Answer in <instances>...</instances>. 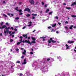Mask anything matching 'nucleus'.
<instances>
[{
	"mask_svg": "<svg viewBox=\"0 0 76 76\" xmlns=\"http://www.w3.org/2000/svg\"><path fill=\"white\" fill-rule=\"evenodd\" d=\"M51 42H53V43H56V41L53 40V39H52V38H50V40H48V46H50V47H51L50 45L51 42Z\"/></svg>",
	"mask_w": 76,
	"mask_h": 76,
	"instance_id": "nucleus-1",
	"label": "nucleus"
},
{
	"mask_svg": "<svg viewBox=\"0 0 76 76\" xmlns=\"http://www.w3.org/2000/svg\"><path fill=\"white\" fill-rule=\"evenodd\" d=\"M41 70L43 72H46L48 71V69L47 68V67L46 66H43V67L41 69Z\"/></svg>",
	"mask_w": 76,
	"mask_h": 76,
	"instance_id": "nucleus-2",
	"label": "nucleus"
},
{
	"mask_svg": "<svg viewBox=\"0 0 76 76\" xmlns=\"http://www.w3.org/2000/svg\"><path fill=\"white\" fill-rule=\"evenodd\" d=\"M4 35L5 36H7V35L9 34H11V33H12V31H10L8 30H4Z\"/></svg>",
	"mask_w": 76,
	"mask_h": 76,
	"instance_id": "nucleus-3",
	"label": "nucleus"
},
{
	"mask_svg": "<svg viewBox=\"0 0 76 76\" xmlns=\"http://www.w3.org/2000/svg\"><path fill=\"white\" fill-rule=\"evenodd\" d=\"M25 42H26L27 43H28V44H29L30 45H32V44H31V42H30V41H29V39H28V41L27 40H26L25 41Z\"/></svg>",
	"mask_w": 76,
	"mask_h": 76,
	"instance_id": "nucleus-4",
	"label": "nucleus"
},
{
	"mask_svg": "<svg viewBox=\"0 0 76 76\" xmlns=\"http://www.w3.org/2000/svg\"><path fill=\"white\" fill-rule=\"evenodd\" d=\"M32 23L31 21H30L28 22V25H27L28 26L30 27L32 26Z\"/></svg>",
	"mask_w": 76,
	"mask_h": 76,
	"instance_id": "nucleus-5",
	"label": "nucleus"
},
{
	"mask_svg": "<svg viewBox=\"0 0 76 76\" xmlns=\"http://www.w3.org/2000/svg\"><path fill=\"white\" fill-rule=\"evenodd\" d=\"M65 46H66V50H70V46H68V45L66 44Z\"/></svg>",
	"mask_w": 76,
	"mask_h": 76,
	"instance_id": "nucleus-6",
	"label": "nucleus"
},
{
	"mask_svg": "<svg viewBox=\"0 0 76 76\" xmlns=\"http://www.w3.org/2000/svg\"><path fill=\"white\" fill-rule=\"evenodd\" d=\"M29 2L31 4H34V1L33 0H30Z\"/></svg>",
	"mask_w": 76,
	"mask_h": 76,
	"instance_id": "nucleus-7",
	"label": "nucleus"
},
{
	"mask_svg": "<svg viewBox=\"0 0 76 76\" xmlns=\"http://www.w3.org/2000/svg\"><path fill=\"white\" fill-rule=\"evenodd\" d=\"M24 11H28V12H30V9L28 8H26L24 10Z\"/></svg>",
	"mask_w": 76,
	"mask_h": 76,
	"instance_id": "nucleus-8",
	"label": "nucleus"
},
{
	"mask_svg": "<svg viewBox=\"0 0 76 76\" xmlns=\"http://www.w3.org/2000/svg\"><path fill=\"white\" fill-rule=\"evenodd\" d=\"M15 33V32H12V34H10V36H11V35H12V37H15V35H14L13 34H14Z\"/></svg>",
	"mask_w": 76,
	"mask_h": 76,
	"instance_id": "nucleus-9",
	"label": "nucleus"
},
{
	"mask_svg": "<svg viewBox=\"0 0 76 76\" xmlns=\"http://www.w3.org/2000/svg\"><path fill=\"white\" fill-rule=\"evenodd\" d=\"M26 59H24V61L22 63V64H26Z\"/></svg>",
	"mask_w": 76,
	"mask_h": 76,
	"instance_id": "nucleus-10",
	"label": "nucleus"
},
{
	"mask_svg": "<svg viewBox=\"0 0 76 76\" xmlns=\"http://www.w3.org/2000/svg\"><path fill=\"white\" fill-rule=\"evenodd\" d=\"M6 27V26L5 25H3L2 27H0V29H4Z\"/></svg>",
	"mask_w": 76,
	"mask_h": 76,
	"instance_id": "nucleus-11",
	"label": "nucleus"
},
{
	"mask_svg": "<svg viewBox=\"0 0 76 76\" xmlns=\"http://www.w3.org/2000/svg\"><path fill=\"white\" fill-rule=\"evenodd\" d=\"M26 50H24L23 51V54H24V55H26Z\"/></svg>",
	"mask_w": 76,
	"mask_h": 76,
	"instance_id": "nucleus-12",
	"label": "nucleus"
},
{
	"mask_svg": "<svg viewBox=\"0 0 76 76\" xmlns=\"http://www.w3.org/2000/svg\"><path fill=\"white\" fill-rule=\"evenodd\" d=\"M28 35V34H24L23 35V37H25V38H26V39L28 38V37H27V35Z\"/></svg>",
	"mask_w": 76,
	"mask_h": 76,
	"instance_id": "nucleus-13",
	"label": "nucleus"
},
{
	"mask_svg": "<svg viewBox=\"0 0 76 76\" xmlns=\"http://www.w3.org/2000/svg\"><path fill=\"white\" fill-rule=\"evenodd\" d=\"M74 42L73 41H68V43L69 44H72V43H73Z\"/></svg>",
	"mask_w": 76,
	"mask_h": 76,
	"instance_id": "nucleus-14",
	"label": "nucleus"
},
{
	"mask_svg": "<svg viewBox=\"0 0 76 76\" xmlns=\"http://www.w3.org/2000/svg\"><path fill=\"white\" fill-rule=\"evenodd\" d=\"M76 5V2H74L72 3V4L71 6H73L74 5Z\"/></svg>",
	"mask_w": 76,
	"mask_h": 76,
	"instance_id": "nucleus-15",
	"label": "nucleus"
},
{
	"mask_svg": "<svg viewBox=\"0 0 76 76\" xmlns=\"http://www.w3.org/2000/svg\"><path fill=\"white\" fill-rule=\"evenodd\" d=\"M73 25L69 27V29H73Z\"/></svg>",
	"mask_w": 76,
	"mask_h": 76,
	"instance_id": "nucleus-16",
	"label": "nucleus"
},
{
	"mask_svg": "<svg viewBox=\"0 0 76 76\" xmlns=\"http://www.w3.org/2000/svg\"><path fill=\"white\" fill-rule=\"evenodd\" d=\"M32 66L33 67H35L36 69V66H35V64H34V63L33 64H32Z\"/></svg>",
	"mask_w": 76,
	"mask_h": 76,
	"instance_id": "nucleus-17",
	"label": "nucleus"
},
{
	"mask_svg": "<svg viewBox=\"0 0 76 76\" xmlns=\"http://www.w3.org/2000/svg\"><path fill=\"white\" fill-rule=\"evenodd\" d=\"M51 25L52 27H55V26H56V24L55 23L54 24H51Z\"/></svg>",
	"mask_w": 76,
	"mask_h": 76,
	"instance_id": "nucleus-18",
	"label": "nucleus"
},
{
	"mask_svg": "<svg viewBox=\"0 0 76 76\" xmlns=\"http://www.w3.org/2000/svg\"><path fill=\"white\" fill-rule=\"evenodd\" d=\"M31 38L32 40H33V41H35V40H36V39H35V38L34 37H32Z\"/></svg>",
	"mask_w": 76,
	"mask_h": 76,
	"instance_id": "nucleus-19",
	"label": "nucleus"
},
{
	"mask_svg": "<svg viewBox=\"0 0 76 76\" xmlns=\"http://www.w3.org/2000/svg\"><path fill=\"white\" fill-rule=\"evenodd\" d=\"M21 42H17V45H19L21 43Z\"/></svg>",
	"mask_w": 76,
	"mask_h": 76,
	"instance_id": "nucleus-20",
	"label": "nucleus"
},
{
	"mask_svg": "<svg viewBox=\"0 0 76 76\" xmlns=\"http://www.w3.org/2000/svg\"><path fill=\"white\" fill-rule=\"evenodd\" d=\"M71 16L72 17H73V18H76V15H71Z\"/></svg>",
	"mask_w": 76,
	"mask_h": 76,
	"instance_id": "nucleus-21",
	"label": "nucleus"
},
{
	"mask_svg": "<svg viewBox=\"0 0 76 76\" xmlns=\"http://www.w3.org/2000/svg\"><path fill=\"white\" fill-rule=\"evenodd\" d=\"M6 25L7 26H9V25H10V24H9L8 23H6Z\"/></svg>",
	"mask_w": 76,
	"mask_h": 76,
	"instance_id": "nucleus-22",
	"label": "nucleus"
},
{
	"mask_svg": "<svg viewBox=\"0 0 76 76\" xmlns=\"http://www.w3.org/2000/svg\"><path fill=\"white\" fill-rule=\"evenodd\" d=\"M36 42H35V41H33L31 42V44H32V43H33L34 44H35L36 43Z\"/></svg>",
	"mask_w": 76,
	"mask_h": 76,
	"instance_id": "nucleus-23",
	"label": "nucleus"
},
{
	"mask_svg": "<svg viewBox=\"0 0 76 76\" xmlns=\"http://www.w3.org/2000/svg\"><path fill=\"white\" fill-rule=\"evenodd\" d=\"M2 15L3 16H4L5 17H6V18H7V15H6L4 14H3Z\"/></svg>",
	"mask_w": 76,
	"mask_h": 76,
	"instance_id": "nucleus-24",
	"label": "nucleus"
},
{
	"mask_svg": "<svg viewBox=\"0 0 76 76\" xmlns=\"http://www.w3.org/2000/svg\"><path fill=\"white\" fill-rule=\"evenodd\" d=\"M65 29H66V30H68V29H69V28H68V27L66 26H65Z\"/></svg>",
	"mask_w": 76,
	"mask_h": 76,
	"instance_id": "nucleus-25",
	"label": "nucleus"
},
{
	"mask_svg": "<svg viewBox=\"0 0 76 76\" xmlns=\"http://www.w3.org/2000/svg\"><path fill=\"white\" fill-rule=\"evenodd\" d=\"M9 27H8V28H7V27L6 26V28H5V29L6 30H8L9 29Z\"/></svg>",
	"mask_w": 76,
	"mask_h": 76,
	"instance_id": "nucleus-26",
	"label": "nucleus"
},
{
	"mask_svg": "<svg viewBox=\"0 0 76 76\" xmlns=\"http://www.w3.org/2000/svg\"><path fill=\"white\" fill-rule=\"evenodd\" d=\"M15 20H19V17H16L15 18Z\"/></svg>",
	"mask_w": 76,
	"mask_h": 76,
	"instance_id": "nucleus-27",
	"label": "nucleus"
},
{
	"mask_svg": "<svg viewBox=\"0 0 76 76\" xmlns=\"http://www.w3.org/2000/svg\"><path fill=\"white\" fill-rule=\"evenodd\" d=\"M3 23H4V22H2L1 23V26H2V25H3Z\"/></svg>",
	"mask_w": 76,
	"mask_h": 76,
	"instance_id": "nucleus-28",
	"label": "nucleus"
},
{
	"mask_svg": "<svg viewBox=\"0 0 76 76\" xmlns=\"http://www.w3.org/2000/svg\"><path fill=\"white\" fill-rule=\"evenodd\" d=\"M32 15H33V16H37V14H32Z\"/></svg>",
	"mask_w": 76,
	"mask_h": 76,
	"instance_id": "nucleus-29",
	"label": "nucleus"
},
{
	"mask_svg": "<svg viewBox=\"0 0 76 76\" xmlns=\"http://www.w3.org/2000/svg\"><path fill=\"white\" fill-rule=\"evenodd\" d=\"M50 11V10L49 9H47L46 10V13H47L48 12H49Z\"/></svg>",
	"mask_w": 76,
	"mask_h": 76,
	"instance_id": "nucleus-30",
	"label": "nucleus"
},
{
	"mask_svg": "<svg viewBox=\"0 0 76 76\" xmlns=\"http://www.w3.org/2000/svg\"><path fill=\"white\" fill-rule=\"evenodd\" d=\"M26 26H25L24 27H23L22 28L23 29H25L26 28Z\"/></svg>",
	"mask_w": 76,
	"mask_h": 76,
	"instance_id": "nucleus-31",
	"label": "nucleus"
},
{
	"mask_svg": "<svg viewBox=\"0 0 76 76\" xmlns=\"http://www.w3.org/2000/svg\"><path fill=\"white\" fill-rule=\"evenodd\" d=\"M66 9H71V7H66Z\"/></svg>",
	"mask_w": 76,
	"mask_h": 76,
	"instance_id": "nucleus-32",
	"label": "nucleus"
},
{
	"mask_svg": "<svg viewBox=\"0 0 76 76\" xmlns=\"http://www.w3.org/2000/svg\"><path fill=\"white\" fill-rule=\"evenodd\" d=\"M18 9V7H17L16 8H15V10H17V11H19V10Z\"/></svg>",
	"mask_w": 76,
	"mask_h": 76,
	"instance_id": "nucleus-33",
	"label": "nucleus"
},
{
	"mask_svg": "<svg viewBox=\"0 0 76 76\" xmlns=\"http://www.w3.org/2000/svg\"><path fill=\"white\" fill-rule=\"evenodd\" d=\"M17 68V69H19V68H20V66L19 65H18Z\"/></svg>",
	"mask_w": 76,
	"mask_h": 76,
	"instance_id": "nucleus-34",
	"label": "nucleus"
},
{
	"mask_svg": "<svg viewBox=\"0 0 76 76\" xmlns=\"http://www.w3.org/2000/svg\"><path fill=\"white\" fill-rule=\"evenodd\" d=\"M55 18L56 19H58V17L57 16H56L55 17Z\"/></svg>",
	"mask_w": 76,
	"mask_h": 76,
	"instance_id": "nucleus-35",
	"label": "nucleus"
},
{
	"mask_svg": "<svg viewBox=\"0 0 76 76\" xmlns=\"http://www.w3.org/2000/svg\"><path fill=\"white\" fill-rule=\"evenodd\" d=\"M12 41H13V39H10V42H12Z\"/></svg>",
	"mask_w": 76,
	"mask_h": 76,
	"instance_id": "nucleus-36",
	"label": "nucleus"
},
{
	"mask_svg": "<svg viewBox=\"0 0 76 76\" xmlns=\"http://www.w3.org/2000/svg\"><path fill=\"white\" fill-rule=\"evenodd\" d=\"M26 16L27 17H29V16H30V14H28Z\"/></svg>",
	"mask_w": 76,
	"mask_h": 76,
	"instance_id": "nucleus-37",
	"label": "nucleus"
},
{
	"mask_svg": "<svg viewBox=\"0 0 76 76\" xmlns=\"http://www.w3.org/2000/svg\"><path fill=\"white\" fill-rule=\"evenodd\" d=\"M19 49L18 48H17L16 49V51H19Z\"/></svg>",
	"mask_w": 76,
	"mask_h": 76,
	"instance_id": "nucleus-38",
	"label": "nucleus"
},
{
	"mask_svg": "<svg viewBox=\"0 0 76 76\" xmlns=\"http://www.w3.org/2000/svg\"><path fill=\"white\" fill-rule=\"evenodd\" d=\"M54 31H56V30H54L53 29H52L51 32H53Z\"/></svg>",
	"mask_w": 76,
	"mask_h": 76,
	"instance_id": "nucleus-39",
	"label": "nucleus"
},
{
	"mask_svg": "<svg viewBox=\"0 0 76 76\" xmlns=\"http://www.w3.org/2000/svg\"><path fill=\"white\" fill-rule=\"evenodd\" d=\"M48 29H51V26H49L48 27Z\"/></svg>",
	"mask_w": 76,
	"mask_h": 76,
	"instance_id": "nucleus-40",
	"label": "nucleus"
},
{
	"mask_svg": "<svg viewBox=\"0 0 76 76\" xmlns=\"http://www.w3.org/2000/svg\"><path fill=\"white\" fill-rule=\"evenodd\" d=\"M22 14H23V13L22 12H20V14H19L20 15H22Z\"/></svg>",
	"mask_w": 76,
	"mask_h": 76,
	"instance_id": "nucleus-41",
	"label": "nucleus"
},
{
	"mask_svg": "<svg viewBox=\"0 0 76 76\" xmlns=\"http://www.w3.org/2000/svg\"><path fill=\"white\" fill-rule=\"evenodd\" d=\"M18 11H19V12H20V13L22 11V10H19Z\"/></svg>",
	"mask_w": 76,
	"mask_h": 76,
	"instance_id": "nucleus-42",
	"label": "nucleus"
},
{
	"mask_svg": "<svg viewBox=\"0 0 76 76\" xmlns=\"http://www.w3.org/2000/svg\"><path fill=\"white\" fill-rule=\"evenodd\" d=\"M16 63H20V61H17L16 62Z\"/></svg>",
	"mask_w": 76,
	"mask_h": 76,
	"instance_id": "nucleus-43",
	"label": "nucleus"
},
{
	"mask_svg": "<svg viewBox=\"0 0 76 76\" xmlns=\"http://www.w3.org/2000/svg\"><path fill=\"white\" fill-rule=\"evenodd\" d=\"M24 58V56H21V58Z\"/></svg>",
	"mask_w": 76,
	"mask_h": 76,
	"instance_id": "nucleus-44",
	"label": "nucleus"
},
{
	"mask_svg": "<svg viewBox=\"0 0 76 76\" xmlns=\"http://www.w3.org/2000/svg\"><path fill=\"white\" fill-rule=\"evenodd\" d=\"M58 59H60L61 58L60 57V56H59L58 57Z\"/></svg>",
	"mask_w": 76,
	"mask_h": 76,
	"instance_id": "nucleus-45",
	"label": "nucleus"
},
{
	"mask_svg": "<svg viewBox=\"0 0 76 76\" xmlns=\"http://www.w3.org/2000/svg\"><path fill=\"white\" fill-rule=\"evenodd\" d=\"M40 38H43V39H44V38H45V37H40Z\"/></svg>",
	"mask_w": 76,
	"mask_h": 76,
	"instance_id": "nucleus-46",
	"label": "nucleus"
},
{
	"mask_svg": "<svg viewBox=\"0 0 76 76\" xmlns=\"http://www.w3.org/2000/svg\"><path fill=\"white\" fill-rule=\"evenodd\" d=\"M11 29H12V30H14V29L13 28V27H11Z\"/></svg>",
	"mask_w": 76,
	"mask_h": 76,
	"instance_id": "nucleus-47",
	"label": "nucleus"
},
{
	"mask_svg": "<svg viewBox=\"0 0 76 76\" xmlns=\"http://www.w3.org/2000/svg\"><path fill=\"white\" fill-rule=\"evenodd\" d=\"M52 12H50L49 13V15H51L52 13Z\"/></svg>",
	"mask_w": 76,
	"mask_h": 76,
	"instance_id": "nucleus-48",
	"label": "nucleus"
},
{
	"mask_svg": "<svg viewBox=\"0 0 76 76\" xmlns=\"http://www.w3.org/2000/svg\"><path fill=\"white\" fill-rule=\"evenodd\" d=\"M3 35V34L2 33L0 34V36H2Z\"/></svg>",
	"mask_w": 76,
	"mask_h": 76,
	"instance_id": "nucleus-49",
	"label": "nucleus"
},
{
	"mask_svg": "<svg viewBox=\"0 0 76 76\" xmlns=\"http://www.w3.org/2000/svg\"><path fill=\"white\" fill-rule=\"evenodd\" d=\"M32 18V19H35V17L34 16H33Z\"/></svg>",
	"mask_w": 76,
	"mask_h": 76,
	"instance_id": "nucleus-50",
	"label": "nucleus"
},
{
	"mask_svg": "<svg viewBox=\"0 0 76 76\" xmlns=\"http://www.w3.org/2000/svg\"><path fill=\"white\" fill-rule=\"evenodd\" d=\"M47 61H49V60H50V58H48L47 59Z\"/></svg>",
	"mask_w": 76,
	"mask_h": 76,
	"instance_id": "nucleus-51",
	"label": "nucleus"
},
{
	"mask_svg": "<svg viewBox=\"0 0 76 76\" xmlns=\"http://www.w3.org/2000/svg\"><path fill=\"white\" fill-rule=\"evenodd\" d=\"M20 39H22V38H23V37H20Z\"/></svg>",
	"mask_w": 76,
	"mask_h": 76,
	"instance_id": "nucleus-52",
	"label": "nucleus"
},
{
	"mask_svg": "<svg viewBox=\"0 0 76 76\" xmlns=\"http://www.w3.org/2000/svg\"><path fill=\"white\" fill-rule=\"evenodd\" d=\"M56 34H58V33H59V32L58 31H56Z\"/></svg>",
	"mask_w": 76,
	"mask_h": 76,
	"instance_id": "nucleus-53",
	"label": "nucleus"
},
{
	"mask_svg": "<svg viewBox=\"0 0 76 76\" xmlns=\"http://www.w3.org/2000/svg\"><path fill=\"white\" fill-rule=\"evenodd\" d=\"M31 39V37H29L28 38V39Z\"/></svg>",
	"mask_w": 76,
	"mask_h": 76,
	"instance_id": "nucleus-54",
	"label": "nucleus"
},
{
	"mask_svg": "<svg viewBox=\"0 0 76 76\" xmlns=\"http://www.w3.org/2000/svg\"><path fill=\"white\" fill-rule=\"evenodd\" d=\"M30 54H33V53L32 52H31Z\"/></svg>",
	"mask_w": 76,
	"mask_h": 76,
	"instance_id": "nucleus-55",
	"label": "nucleus"
},
{
	"mask_svg": "<svg viewBox=\"0 0 76 76\" xmlns=\"http://www.w3.org/2000/svg\"><path fill=\"white\" fill-rule=\"evenodd\" d=\"M36 30H34L32 32H34L36 31Z\"/></svg>",
	"mask_w": 76,
	"mask_h": 76,
	"instance_id": "nucleus-56",
	"label": "nucleus"
},
{
	"mask_svg": "<svg viewBox=\"0 0 76 76\" xmlns=\"http://www.w3.org/2000/svg\"><path fill=\"white\" fill-rule=\"evenodd\" d=\"M7 15H8V16H10V14L9 13H8Z\"/></svg>",
	"mask_w": 76,
	"mask_h": 76,
	"instance_id": "nucleus-57",
	"label": "nucleus"
},
{
	"mask_svg": "<svg viewBox=\"0 0 76 76\" xmlns=\"http://www.w3.org/2000/svg\"><path fill=\"white\" fill-rule=\"evenodd\" d=\"M27 76H29V73H28H28H27Z\"/></svg>",
	"mask_w": 76,
	"mask_h": 76,
	"instance_id": "nucleus-58",
	"label": "nucleus"
},
{
	"mask_svg": "<svg viewBox=\"0 0 76 76\" xmlns=\"http://www.w3.org/2000/svg\"><path fill=\"white\" fill-rule=\"evenodd\" d=\"M14 30H15V31H17V29H16V28H15L14 29Z\"/></svg>",
	"mask_w": 76,
	"mask_h": 76,
	"instance_id": "nucleus-59",
	"label": "nucleus"
},
{
	"mask_svg": "<svg viewBox=\"0 0 76 76\" xmlns=\"http://www.w3.org/2000/svg\"><path fill=\"white\" fill-rule=\"evenodd\" d=\"M42 5H44V3L43 2H42Z\"/></svg>",
	"mask_w": 76,
	"mask_h": 76,
	"instance_id": "nucleus-60",
	"label": "nucleus"
},
{
	"mask_svg": "<svg viewBox=\"0 0 76 76\" xmlns=\"http://www.w3.org/2000/svg\"><path fill=\"white\" fill-rule=\"evenodd\" d=\"M45 7H47V4H46L45 5Z\"/></svg>",
	"mask_w": 76,
	"mask_h": 76,
	"instance_id": "nucleus-61",
	"label": "nucleus"
},
{
	"mask_svg": "<svg viewBox=\"0 0 76 76\" xmlns=\"http://www.w3.org/2000/svg\"><path fill=\"white\" fill-rule=\"evenodd\" d=\"M20 76H22V75H22V74H20Z\"/></svg>",
	"mask_w": 76,
	"mask_h": 76,
	"instance_id": "nucleus-62",
	"label": "nucleus"
},
{
	"mask_svg": "<svg viewBox=\"0 0 76 76\" xmlns=\"http://www.w3.org/2000/svg\"><path fill=\"white\" fill-rule=\"evenodd\" d=\"M65 23H68V22L66 21L65 22Z\"/></svg>",
	"mask_w": 76,
	"mask_h": 76,
	"instance_id": "nucleus-63",
	"label": "nucleus"
},
{
	"mask_svg": "<svg viewBox=\"0 0 76 76\" xmlns=\"http://www.w3.org/2000/svg\"><path fill=\"white\" fill-rule=\"evenodd\" d=\"M63 4V5H66V3H64Z\"/></svg>",
	"mask_w": 76,
	"mask_h": 76,
	"instance_id": "nucleus-64",
	"label": "nucleus"
}]
</instances>
